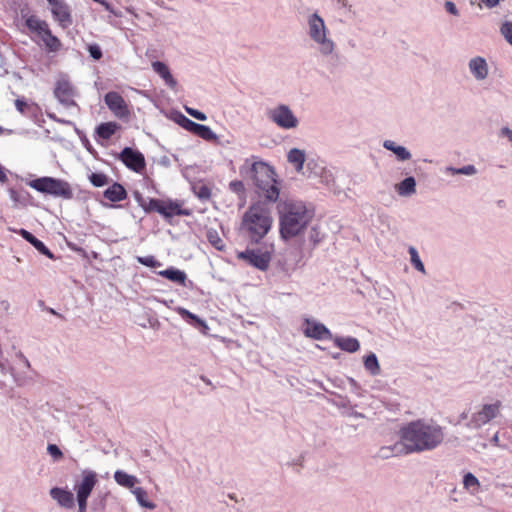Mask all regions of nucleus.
<instances>
[{"label":"nucleus","instance_id":"1","mask_svg":"<svg viewBox=\"0 0 512 512\" xmlns=\"http://www.w3.org/2000/svg\"><path fill=\"white\" fill-rule=\"evenodd\" d=\"M445 439L444 427L434 420L419 419L409 422L400 430V442L392 448L394 453H421L438 448Z\"/></svg>","mask_w":512,"mask_h":512},{"label":"nucleus","instance_id":"2","mask_svg":"<svg viewBox=\"0 0 512 512\" xmlns=\"http://www.w3.org/2000/svg\"><path fill=\"white\" fill-rule=\"evenodd\" d=\"M240 174L252 181L259 195L269 202H276L280 195V181L274 167L257 157L245 159L239 168Z\"/></svg>","mask_w":512,"mask_h":512},{"label":"nucleus","instance_id":"3","mask_svg":"<svg viewBox=\"0 0 512 512\" xmlns=\"http://www.w3.org/2000/svg\"><path fill=\"white\" fill-rule=\"evenodd\" d=\"M280 213V234L284 239L298 235L311 221L313 212L304 202L287 200L278 205Z\"/></svg>","mask_w":512,"mask_h":512},{"label":"nucleus","instance_id":"4","mask_svg":"<svg viewBox=\"0 0 512 512\" xmlns=\"http://www.w3.org/2000/svg\"><path fill=\"white\" fill-rule=\"evenodd\" d=\"M272 226V217L267 205L257 202L251 205L244 213L241 229L253 243H259L269 232Z\"/></svg>","mask_w":512,"mask_h":512},{"label":"nucleus","instance_id":"5","mask_svg":"<svg viewBox=\"0 0 512 512\" xmlns=\"http://www.w3.org/2000/svg\"><path fill=\"white\" fill-rule=\"evenodd\" d=\"M307 35L322 57L337 56L336 43L329 36L324 19L317 12L307 17Z\"/></svg>","mask_w":512,"mask_h":512},{"label":"nucleus","instance_id":"6","mask_svg":"<svg viewBox=\"0 0 512 512\" xmlns=\"http://www.w3.org/2000/svg\"><path fill=\"white\" fill-rule=\"evenodd\" d=\"M28 185L40 193L49 194L53 197H59L65 200H70L74 196L71 185L67 181L59 178L44 176L31 180Z\"/></svg>","mask_w":512,"mask_h":512},{"label":"nucleus","instance_id":"7","mask_svg":"<svg viewBox=\"0 0 512 512\" xmlns=\"http://www.w3.org/2000/svg\"><path fill=\"white\" fill-rule=\"evenodd\" d=\"M266 115L271 122L284 130L295 129L299 125V119L286 104H279L276 107L269 109Z\"/></svg>","mask_w":512,"mask_h":512},{"label":"nucleus","instance_id":"8","mask_svg":"<svg viewBox=\"0 0 512 512\" xmlns=\"http://www.w3.org/2000/svg\"><path fill=\"white\" fill-rule=\"evenodd\" d=\"M501 408L502 403L499 400L491 404H483L480 410L472 414L470 421L467 423V427L474 429L481 428L483 425L495 419L500 414Z\"/></svg>","mask_w":512,"mask_h":512},{"label":"nucleus","instance_id":"9","mask_svg":"<svg viewBox=\"0 0 512 512\" xmlns=\"http://www.w3.org/2000/svg\"><path fill=\"white\" fill-rule=\"evenodd\" d=\"M54 96L64 107H76L79 109L78 104L74 100L77 96V90L67 79H60L56 82Z\"/></svg>","mask_w":512,"mask_h":512},{"label":"nucleus","instance_id":"10","mask_svg":"<svg viewBox=\"0 0 512 512\" xmlns=\"http://www.w3.org/2000/svg\"><path fill=\"white\" fill-rule=\"evenodd\" d=\"M104 102L108 109L119 119H127L130 111L124 98L115 91H110L105 94Z\"/></svg>","mask_w":512,"mask_h":512},{"label":"nucleus","instance_id":"11","mask_svg":"<svg viewBox=\"0 0 512 512\" xmlns=\"http://www.w3.org/2000/svg\"><path fill=\"white\" fill-rule=\"evenodd\" d=\"M239 259L245 260L253 267L265 271L269 267L271 256L268 252L260 249H247L246 251L238 254Z\"/></svg>","mask_w":512,"mask_h":512},{"label":"nucleus","instance_id":"12","mask_svg":"<svg viewBox=\"0 0 512 512\" xmlns=\"http://www.w3.org/2000/svg\"><path fill=\"white\" fill-rule=\"evenodd\" d=\"M82 478L75 483L74 490L77 498L88 499L93 488L98 482L97 474L93 470L85 469L81 474Z\"/></svg>","mask_w":512,"mask_h":512},{"label":"nucleus","instance_id":"13","mask_svg":"<svg viewBox=\"0 0 512 512\" xmlns=\"http://www.w3.org/2000/svg\"><path fill=\"white\" fill-rule=\"evenodd\" d=\"M119 159L131 170L139 173L145 168V158L143 154L130 147H125L120 155Z\"/></svg>","mask_w":512,"mask_h":512},{"label":"nucleus","instance_id":"14","mask_svg":"<svg viewBox=\"0 0 512 512\" xmlns=\"http://www.w3.org/2000/svg\"><path fill=\"white\" fill-rule=\"evenodd\" d=\"M304 329L305 336L315 340H332L331 331L322 323L315 320L306 319Z\"/></svg>","mask_w":512,"mask_h":512},{"label":"nucleus","instance_id":"15","mask_svg":"<svg viewBox=\"0 0 512 512\" xmlns=\"http://www.w3.org/2000/svg\"><path fill=\"white\" fill-rule=\"evenodd\" d=\"M470 73L477 81H483L489 74L488 63L485 58L481 56L473 57L468 62Z\"/></svg>","mask_w":512,"mask_h":512},{"label":"nucleus","instance_id":"16","mask_svg":"<svg viewBox=\"0 0 512 512\" xmlns=\"http://www.w3.org/2000/svg\"><path fill=\"white\" fill-rule=\"evenodd\" d=\"M50 496L54 499L61 507L73 508L74 507V495L72 492L54 487L50 490Z\"/></svg>","mask_w":512,"mask_h":512},{"label":"nucleus","instance_id":"17","mask_svg":"<svg viewBox=\"0 0 512 512\" xmlns=\"http://www.w3.org/2000/svg\"><path fill=\"white\" fill-rule=\"evenodd\" d=\"M25 25L31 33L36 34L39 38L49 31V25L45 20H41L35 15H30L25 19Z\"/></svg>","mask_w":512,"mask_h":512},{"label":"nucleus","instance_id":"18","mask_svg":"<svg viewBox=\"0 0 512 512\" xmlns=\"http://www.w3.org/2000/svg\"><path fill=\"white\" fill-rule=\"evenodd\" d=\"M51 12L55 20H57L61 27L67 28L72 24V18L69 7L63 2L51 8Z\"/></svg>","mask_w":512,"mask_h":512},{"label":"nucleus","instance_id":"19","mask_svg":"<svg viewBox=\"0 0 512 512\" xmlns=\"http://www.w3.org/2000/svg\"><path fill=\"white\" fill-rule=\"evenodd\" d=\"M18 233L29 242L39 253L47 256L50 259H54L53 253L46 247V245L36 238L32 233L25 229H20Z\"/></svg>","mask_w":512,"mask_h":512},{"label":"nucleus","instance_id":"20","mask_svg":"<svg viewBox=\"0 0 512 512\" xmlns=\"http://www.w3.org/2000/svg\"><path fill=\"white\" fill-rule=\"evenodd\" d=\"M103 194L104 197L111 202H120L127 197L126 189L118 182H114Z\"/></svg>","mask_w":512,"mask_h":512},{"label":"nucleus","instance_id":"21","mask_svg":"<svg viewBox=\"0 0 512 512\" xmlns=\"http://www.w3.org/2000/svg\"><path fill=\"white\" fill-rule=\"evenodd\" d=\"M153 70L165 81L166 85L170 88H175L177 85V81L174 79L168 66L160 61L152 62Z\"/></svg>","mask_w":512,"mask_h":512},{"label":"nucleus","instance_id":"22","mask_svg":"<svg viewBox=\"0 0 512 512\" xmlns=\"http://www.w3.org/2000/svg\"><path fill=\"white\" fill-rule=\"evenodd\" d=\"M383 147L388 151L393 152L399 161H408L412 157L410 151L406 147L398 145L392 140H385L383 142Z\"/></svg>","mask_w":512,"mask_h":512},{"label":"nucleus","instance_id":"23","mask_svg":"<svg viewBox=\"0 0 512 512\" xmlns=\"http://www.w3.org/2000/svg\"><path fill=\"white\" fill-rule=\"evenodd\" d=\"M158 275L183 286L187 279L186 273L175 267H169L165 270H161L158 272Z\"/></svg>","mask_w":512,"mask_h":512},{"label":"nucleus","instance_id":"24","mask_svg":"<svg viewBox=\"0 0 512 512\" xmlns=\"http://www.w3.org/2000/svg\"><path fill=\"white\" fill-rule=\"evenodd\" d=\"M397 193L402 197H409L416 193V180L409 176L396 185Z\"/></svg>","mask_w":512,"mask_h":512},{"label":"nucleus","instance_id":"25","mask_svg":"<svg viewBox=\"0 0 512 512\" xmlns=\"http://www.w3.org/2000/svg\"><path fill=\"white\" fill-rule=\"evenodd\" d=\"M333 340L337 347L349 353H354L360 348L359 341L354 337H335Z\"/></svg>","mask_w":512,"mask_h":512},{"label":"nucleus","instance_id":"26","mask_svg":"<svg viewBox=\"0 0 512 512\" xmlns=\"http://www.w3.org/2000/svg\"><path fill=\"white\" fill-rule=\"evenodd\" d=\"M306 155L303 150L292 148L287 154V160L295 167L297 172L302 171L305 163Z\"/></svg>","mask_w":512,"mask_h":512},{"label":"nucleus","instance_id":"27","mask_svg":"<svg viewBox=\"0 0 512 512\" xmlns=\"http://www.w3.org/2000/svg\"><path fill=\"white\" fill-rule=\"evenodd\" d=\"M114 479L116 483L125 488L134 489L135 484L139 482L138 478L134 475H130L122 470H117L114 473Z\"/></svg>","mask_w":512,"mask_h":512},{"label":"nucleus","instance_id":"28","mask_svg":"<svg viewBox=\"0 0 512 512\" xmlns=\"http://www.w3.org/2000/svg\"><path fill=\"white\" fill-rule=\"evenodd\" d=\"M15 107L22 115L31 117H36L38 112L40 111V108L36 103H28L24 99L20 98L15 100Z\"/></svg>","mask_w":512,"mask_h":512},{"label":"nucleus","instance_id":"29","mask_svg":"<svg viewBox=\"0 0 512 512\" xmlns=\"http://www.w3.org/2000/svg\"><path fill=\"white\" fill-rule=\"evenodd\" d=\"M119 128L120 125L117 122H105L97 126L96 133L100 138L109 140Z\"/></svg>","mask_w":512,"mask_h":512},{"label":"nucleus","instance_id":"30","mask_svg":"<svg viewBox=\"0 0 512 512\" xmlns=\"http://www.w3.org/2000/svg\"><path fill=\"white\" fill-rule=\"evenodd\" d=\"M131 492L135 496L138 504L141 507L150 510L155 509L156 505L152 501L148 500V493L145 489H143L142 487H135L134 489L131 490Z\"/></svg>","mask_w":512,"mask_h":512},{"label":"nucleus","instance_id":"31","mask_svg":"<svg viewBox=\"0 0 512 512\" xmlns=\"http://www.w3.org/2000/svg\"><path fill=\"white\" fill-rule=\"evenodd\" d=\"M41 40L49 52H58L61 49V41L52 34L51 30L46 31L45 35H42Z\"/></svg>","mask_w":512,"mask_h":512},{"label":"nucleus","instance_id":"32","mask_svg":"<svg viewBox=\"0 0 512 512\" xmlns=\"http://www.w3.org/2000/svg\"><path fill=\"white\" fill-rule=\"evenodd\" d=\"M145 202L146 203H145L144 207H142V209L146 213L158 212L160 215H169L168 213H166V211L164 209V202L162 200L154 199V198H146Z\"/></svg>","mask_w":512,"mask_h":512},{"label":"nucleus","instance_id":"33","mask_svg":"<svg viewBox=\"0 0 512 512\" xmlns=\"http://www.w3.org/2000/svg\"><path fill=\"white\" fill-rule=\"evenodd\" d=\"M364 367L366 371L369 372V374L372 376H377L380 374L381 369L375 353H370L364 358Z\"/></svg>","mask_w":512,"mask_h":512},{"label":"nucleus","instance_id":"34","mask_svg":"<svg viewBox=\"0 0 512 512\" xmlns=\"http://www.w3.org/2000/svg\"><path fill=\"white\" fill-rule=\"evenodd\" d=\"M193 133L206 141H216L218 139L210 127L198 123Z\"/></svg>","mask_w":512,"mask_h":512},{"label":"nucleus","instance_id":"35","mask_svg":"<svg viewBox=\"0 0 512 512\" xmlns=\"http://www.w3.org/2000/svg\"><path fill=\"white\" fill-rule=\"evenodd\" d=\"M444 172L449 175L462 174V175H466V176H473L477 173V169L474 165L469 164V165L463 166L461 168H455L452 166H448L445 168Z\"/></svg>","mask_w":512,"mask_h":512},{"label":"nucleus","instance_id":"36","mask_svg":"<svg viewBox=\"0 0 512 512\" xmlns=\"http://www.w3.org/2000/svg\"><path fill=\"white\" fill-rule=\"evenodd\" d=\"M206 237L208 242L217 250L222 251L225 249V243L215 229L207 230Z\"/></svg>","mask_w":512,"mask_h":512},{"label":"nucleus","instance_id":"37","mask_svg":"<svg viewBox=\"0 0 512 512\" xmlns=\"http://www.w3.org/2000/svg\"><path fill=\"white\" fill-rule=\"evenodd\" d=\"M408 253L410 255V262H411L412 266L417 271L425 274L426 273L425 266H424L422 260L420 259L417 249L414 246H410L408 248Z\"/></svg>","mask_w":512,"mask_h":512},{"label":"nucleus","instance_id":"38","mask_svg":"<svg viewBox=\"0 0 512 512\" xmlns=\"http://www.w3.org/2000/svg\"><path fill=\"white\" fill-rule=\"evenodd\" d=\"M463 485L471 494H476L480 487L479 480L470 472L464 475Z\"/></svg>","mask_w":512,"mask_h":512},{"label":"nucleus","instance_id":"39","mask_svg":"<svg viewBox=\"0 0 512 512\" xmlns=\"http://www.w3.org/2000/svg\"><path fill=\"white\" fill-rule=\"evenodd\" d=\"M164 209L166 213L169 215H162L165 218H171L174 215H189V212L186 210H182L180 205L177 202L169 201L168 203L164 202Z\"/></svg>","mask_w":512,"mask_h":512},{"label":"nucleus","instance_id":"40","mask_svg":"<svg viewBox=\"0 0 512 512\" xmlns=\"http://www.w3.org/2000/svg\"><path fill=\"white\" fill-rule=\"evenodd\" d=\"M89 181L94 187H103L109 183V177L104 173H92Z\"/></svg>","mask_w":512,"mask_h":512},{"label":"nucleus","instance_id":"41","mask_svg":"<svg viewBox=\"0 0 512 512\" xmlns=\"http://www.w3.org/2000/svg\"><path fill=\"white\" fill-rule=\"evenodd\" d=\"M136 260H137L138 263H140V264H142L144 266H147V267H151V268L160 267L162 265L161 262H159L152 255H149V256H137Z\"/></svg>","mask_w":512,"mask_h":512},{"label":"nucleus","instance_id":"42","mask_svg":"<svg viewBox=\"0 0 512 512\" xmlns=\"http://www.w3.org/2000/svg\"><path fill=\"white\" fill-rule=\"evenodd\" d=\"M177 122L181 127H183L184 129H186L187 131H190L192 133L197 126L196 122L190 120L183 114H179Z\"/></svg>","mask_w":512,"mask_h":512},{"label":"nucleus","instance_id":"43","mask_svg":"<svg viewBox=\"0 0 512 512\" xmlns=\"http://www.w3.org/2000/svg\"><path fill=\"white\" fill-rule=\"evenodd\" d=\"M500 32L505 40L512 46V22H503L500 27Z\"/></svg>","mask_w":512,"mask_h":512},{"label":"nucleus","instance_id":"44","mask_svg":"<svg viewBox=\"0 0 512 512\" xmlns=\"http://www.w3.org/2000/svg\"><path fill=\"white\" fill-rule=\"evenodd\" d=\"M179 314L182 316L183 319H190L195 321L198 325L205 326V322L201 320L197 315L191 313L185 308H179L178 309Z\"/></svg>","mask_w":512,"mask_h":512},{"label":"nucleus","instance_id":"45","mask_svg":"<svg viewBox=\"0 0 512 512\" xmlns=\"http://www.w3.org/2000/svg\"><path fill=\"white\" fill-rule=\"evenodd\" d=\"M87 50L94 60H100L103 56L101 47L97 43L89 44Z\"/></svg>","mask_w":512,"mask_h":512},{"label":"nucleus","instance_id":"46","mask_svg":"<svg viewBox=\"0 0 512 512\" xmlns=\"http://www.w3.org/2000/svg\"><path fill=\"white\" fill-rule=\"evenodd\" d=\"M195 194L201 200H207L211 196V190L206 185H200L194 188Z\"/></svg>","mask_w":512,"mask_h":512},{"label":"nucleus","instance_id":"47","mask_svg":"<svg viewBox=\"0 0 512 512\" xmlns=\"http://www.w3.org/2000/svg\"><path fill=\"white\" fill-rule=\"evenodd\" d=\"M47 452L56 461L61 459L63 456L60 448L56 444H49L47 446Z\"/></svg>","mask_w":512,"mask_h":512},{"label":"nucleus","instance_id":"48","mask_svg":"<svg viewBox=\"0 0 512 512\" xmlns=\"http://www.w3.org/2000/svg\"><path fill=\"white\" fill-rule=\"evenodd\" d=\"M229 188L231 191L237 194H243L245 192V187L242 181L235 180L229 183Z\"/></svg>","mask_w":512,"mask_h":512},{"label":"nucleus","instance_id":"49","mask_svg":"<svg viewBox=\"0 0 512 512\" xmlns=\"http://www.w3.org/2000/svg\"><path fill=\"white\" fill-rule=\"evenodd\" d=\"M185 110L190 116H192L193 118H195L197 120L205 121L207 119V116L199 110H196V109L190 108V107H185Z\"/></svg>","mask_w":512,"mask_h":512},{"label":"nucleus","instance_id":"50","mask_svg":"<svg viewBox=\"0 0 512 512\" xmlns=\"http://www.w3.org/2000/svg\"><path fill=\"white\" fill-rule=\"evenodd\" d=\"M9 192V196H10V199L15 203V204H18V203H22L23 200H24V197H23V194L18 192L16 189L14 188H10L8 190Z\"/></svg>","mask_w":512,"mask_h":512},{"label":"nucleus","instance_id":"51","mask_svg":"<svg viewBox=\"0 0 512 512\" xmlns=\"http://www.w3.org/2000/svg\"><path fill=\"white\" fill-rule=\"evenodd\" d=\"M9 371H10V374L13 376L14 381L16 382V384H17L18 386H23V385H25V384H26V382H27L26 380H27V379H26V377H25V376L20 375V374H16V373H15V369H14L13 367H11V368L9 369Z\"/></svg>","mask_w":512,"mask_h":512},{"label":"nucleus","instance_id":"52","mask_svg":"<svg viewBox=\"0 0 512 512\" xmlns=\"http://www.w3.org/2000/svg\"><path fill=\"white\" fill-rule=\"evenodd\" d=\"M48 117H49L51 120H53V121H55V122H57V123L64 124V125H70V126H74V127H76V125H75V123H74V122H72V121H70V120H66V119L59 118V117H57L55 114L49 113V114H48ZM75 129L77 130V128H75Z\"/></svg>","mask_w":512,"mask_h":512},{"label":"nucleus","instance_id":"53","mask_svg":"<svg viewBox=\"0 0 512 512\" xmlns=\"http://www.w3.org/2000/svg\"><path fill=\"white\" fill-rule=\"evenodd\" d=\"M309 239L314 246H316L321 241L320 233L316 228H312L310 231Z\"/></svg>","mask_w":512,"mask_h":512},{"label":"nucleus","instance_id":"54","mask_svg":"<svg viewBox=\"0 0 512 512\" xmlns=\"http://www.w3.org/2000/svg\"><path fill=\"white\" fill-rule=\"evenodd\" d=\"M15 357L20 361V363L23 367L28 368V369L31 368L30 361L27 359V357L22 352H20V351L17 352L15 354Z\"/></svg>","mask_w":512,"mask_h":512},{"label":"nucleus","instance_id":"55","mask_svg":"<svg viewBox=\"0 0 512 512\" xmlns=\"http://www.w3.org/2000/svg\"><path fill=\"white\" fill-rule=\"evenodd\" d=\"M444 7L446 11L452 15L457 16L459 14V11L456 7V5L452 1H446L444 4Z\"/></svg>","mask_w":512,"mask_h":512},{"label":"nucleus","instance_id":"56","mask_svg":"<svg viewBox=\"0 0 512 512\" xmlns=\"http://www.w3.org/2000/svg\"><path fill=\"white\" fill-rule=\"evenodd\" d=\"M133 196H134L136 202L138 203V205L141 208L144 207V205L146 203L145 202L146 198L139 191H134Z\"/></svg>","mask_w":512,"mask_h":512},{"label":"nucleus","instance_id":"57","mask_svg":"<svg viewBox=\"0 0 512 512\" xmlns=\"http://www.w3.org/2000/svg\"><path fill=\"white\" fill-rule=\"evenodd\" d=\"M77 502H78V512H86L87 499L77 498Z\"/></svg>","mask_w":512,"mask_h":512},{"label":"nucleus","instance_id":"58","mask_svg":"<svg viewBox=\"0 0 512 512\" xmlns=\"http://www.w3.org/2000/svg\"><path fill=\"white\" fill-rule=\"evenodd\" d=\"M500 134L502 136H505L507 137V139L512 142V129H510L509 127H503L501 128L500 130Z\"/></svg>","mask_w":512,"mask_h":512},{"label":"nucleus","instance_id":"59","mask_svg":"<svg viewBox=\"0 0 512 512\" xmlns=\"http://www.w3.org/2000/svg\"><path fill=\"white\" fill-rule=\"evenodd\" d=\"M101 5L105 8L106 11L110 12V13H113L115 16H120L114 9L113 7L111 6L110 3H108L106 0H103V2L101 3Z\"/></svg>","mask_w":512,"mask_h":512},{"label":"nucleus","instance_id":"60","mask_svg":"<svg viewBox=\"0 0 512 512\" xmlns=\"http://www.w3.org/2000/svg\"><path fill=\"white\" fill-rule=\"evenodd\" d=\"M482 2L487 8L491 9L496 7L500 3V0H482Z\"/></svg>","mask_w":512,"mask_h":512},{"label":"nucleus","instance_id":"61","mask_svg":"<svg viewBox=\"0 0 512 512\" xmlns=\"http://www.w3.org/2000/svg\"><path fill=\"white\" fill-rule=\"evenodd\" d=\"M334 404L339 408H346L348 407L349 401L345 398H341L340 402H335Z\"/></svg>","mask_w":512,"mask_h":512},{"label":"nucleus","instance_id":"62","mask_svg":"<svg viewBox=\"0 0 512 512\" xmlns=\"http://www.w3.org/2000/svg\"><path fill=\"white\" fill-rule=\"evenodd\" d=\"M337 4L343 8L351 9V5L348 0H336Z\"/></svg>","mask_w":512,"mask_h":512},{"label":"nucleus","instance_id":"63","mask_svg":"<svg viewBox=\"0 0 512 512\" xmlns=\"http://www.w3.org/2000/svg\"><path fill=\"white\" fill-rule=\"evenodd\" d=\"M491 443L494 445V446H497L499 447L500 446V438H499V434L498 433H495L493 435V437L491 438Z\"/></svg>","mask_w":512,"mask_h":512},{"label":"nucleus","instance_id":"64","mask_svg":"<svg viewBox=\"0 0 512 512\" xmlns=\"http://www.w3.org/2000/svg\"><path fill=\"white\" fill-rule=\"evenodd\" d=\"M7 181L6 173L4 172L3 168L0 166V182Z\"/></svg>","mask_w":512,"mask_h":512}]
</instances>
